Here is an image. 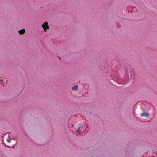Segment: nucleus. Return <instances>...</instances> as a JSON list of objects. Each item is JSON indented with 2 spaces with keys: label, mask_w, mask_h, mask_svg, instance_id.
<instances>
[{
  "label": "nucleus",
  "mask_w": 157,
  "mask_h": 157,
  "mask_svg": "<svg viewBox=\"0 0 157 157\" xmlns=\"http://www.w3.org/2000/svg\"><path fill=\"white\" fill-rule=\"evenodd\" d=\"M134 72L132 70H130L129 71H127L126 72V77L128 80H129L132 79L134 77Z\"/></svg>",
  "instance_id": "nucleus-1"
},
{
  "label": "nucleus",
  "mask_w": 157,
  "mask_h": 157,
  "mask_svg": "<svg viewBox=\"0 0 157 157\" xmlns=\"http://www.w3.org/2000/svg\"><path fill=\"white\" fill-rule=\"evenodd\" d=\"M43 28L44 31L46 32L47 30L49 29V26L48 25V23L47 22H45L41 25Z\"/></svg>",
  "instance_id": "nucleus-2"
},
{
  "label": "nucleus",
  "mask_w": 157,
  "mask_h": 157,
  "mask_svg": "<svg viewBox=\"0 0 157 157\" xmlns=\"http://www.w3.org/2000/svg\"><path fill=\"white\" fill-rule=\"evenodd\" d=\"M149 116V114L147 113H143L141 114V116L143 117L144 116H145L146 117H147Z\"/></svg>",
  "instance_id": "nucleus-3"
},
{
  "label": "nucleus",
  "mask_w": 157,
  "mask_h": 157,
  "mask_svg": "<svg viewBox=\"0 0 157 157\" xmlns=\"http://www.w3.org/2000/svg\"><path fill=\"white\" fill-rule=\"evenodd\" d=\"M78 90V86L77 85H75L74 87L72 88L73 91H77Z\"/></svg>",
  "instance_id": "nucleus-4"
},
{
  "label": "nucleus",
  "mask_w": 157,
  "mask_h": 157,
  "mask_svg": "<svg viewBox=\"0 0 157 157\" xmlns=\"http://www.w3.org/2000/svg\"><path fill=\"white\" fill-rule=\"evenodd\" d=\"M18 32L20 35H22L24 34L25 32V30L24 29H23L22 30L19 31Z\"/></svg>",
  "instance_id": "nucleus-5"
},
{
  "label": "nucleus",
  "mask_w": 157,
  "mask_h": 157,
  "mask_svg": "<svg viewBox=\"0 0 157 157\" xmlns=\"http://www.w3.org/2000/svg\"><path fill=\"white\" fill-rule=\"evenodd\" d=\"M10 138H9V139H8L7 140V141L8 142H9V143H10L11 142V141L10 140Z\"/></svg>",
  "instance_id": "nucleus-6"
},
{
  "label": "nucleus",
  "mask_w": 157,
  "mask_h": 157,
  "mask_svg": "<svg viewBox=\"0 0 157 157\" xmlns=\"http://www.w3.org/2000/svg\"><path fill=\"white\" fill-rule=\"evenodd\" d=\"M80 128H81L80 126H79V127H78V128L77 130V132H80L79 129Z\"/></svg>",
  "instance_id": "nucleus-7"
},
{
  "label": "nucleus",
  "mask_w": 157,
  "mask_h": 157,
  "mask_svg": "<svg viewBox=\"0 0 157 157\" xmlns=\"http://www.w3.org/2000/svg\"><path fill=\"white\" fill-rule=\"evenodd\" d=\"M0 81L3 82V79H1L0 80Z\"/></svg>",
  "instance_id": "nucleus-8"
},
{
  "label": "nucleus",
  "mask_w": 157,
  "mask_h": 157,
  "mask_svg": "<svg viewBox=\"0 0 157 157\" xmlns=\"http://www.w3.org/2000/svg\"><path fill=\"white\" fill-rule=\"evenodd\" d=\"M72 126L73 127V124H72Z\"/></svg>",
  "instance_id": "nucleus-9"
}]
</instances>
